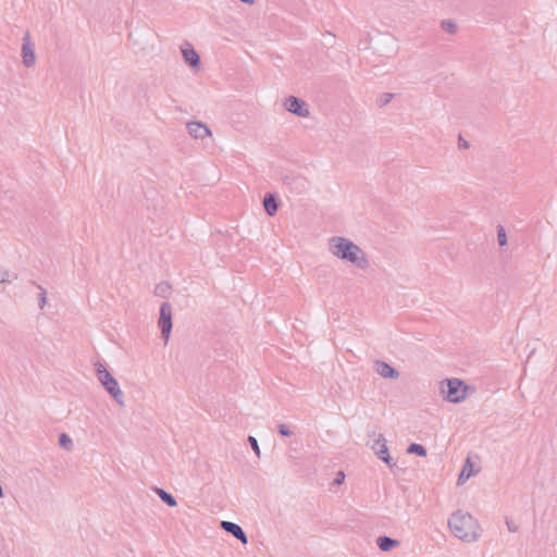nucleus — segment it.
<instances>
[{
	"label": "nucleus",
	"instance_id": "f257e3e1",
	"mask_svg": "<svg viewBox=\"0 0 557 557\" xmlns=\"http://www.w3.org/2000/svg\"><path fill=\"white\" fill-rule=\"evenodd\" d=\"M447 531L457 541L474 544L483 536V529L475 516L466 509L451 511L447 519Z\"/></svg>",
	"mask_w": 557,
	"mask_h": 557
},
{
	"label": "nucleus",
	"instance_id": "f03ea898",
	"mask_svg": "<svg viewBox=\"0 0 557 557\" xmlns=\"http://www.w3.org/2000/svg\"><path fill=\"white\" fill-rule=\"evenodd\" d=\"M331 253L358 269L369 267V258L366 251L351 239L345 236H333L329 239Z\"/></svg>",
	"mask_w": 557,
	"mask_h": 557
},
{
	"label": "nucleus",
	"instance_id": "7ed1b4c3",
	"mask_svg": "<svg viewBox=\"0 0 557 557\" xmlns=\"http://www.w3.org/2000/svg\"><path fill=\"white\" fill-rule=\"evenodd\" d=\"M474 388L460 377H445L438 383V395L448 404L465 403L472 396Z\"/></svg>",
	"mask_w": 557,
	"mask_h": 557
},
{
	"label": "nucleus",
	"instance_id": "20e7f679",
	"mask_svg": "<svg viewBox=\"0 0 557 557\" xmlns=\"http://www.w3.org/2000/svg\"><path fill=\"white\" fill-rule=\"evenodd\" d=\"M282 110L298 120H308L312 115L310 104L301 97L289 94L281 100Z\"/></svg>",
	"mask_w": 557,
	"mask_h": 557
},
{
	"label": "nucleus",
	"instance_id": "39448f33",
	"mask_svg": "<svg viewBox=\"0 0 557 557\" xmlns=\"http://www.w3.org/2000/svg\"><path fill=\"white\" fill-rule=\"evenodd\" d=\"M97 377L101 386L119 404L125 401V392L117 379L106 368H98Z\"/></svg>",
	"mask_w": 557,
	"mask_h": 557
},
{
	"label": "nucleus",
	"instance_id": "423d86ee",
	"mask_svg": "<svg viewBox=\"0 0 557 557\" xmlns=\"http://www.w3.org/2000/svg\"><path fill=\"white\" fill-rule=\"evenodd\" d=\"M367 445L373 451V454L385 465L391 466L393 463V457L389 450L388 443L383 435L373 434L369 438Z\"/></svg>",
	"mask_w": 557,
	"mask_h": 557
},
{
	"label": "nucleus",
	"instance_id": "0eeeda50",
	"mask_svg": "<svg viewBox=\"0 0 557 557\" xmlns=\"http://www.w3.org/2000/svg\"><path fill=\"white\" fill-rule=\"evenodd\" d=\"M21 60L25 67H34L38 61V54L36 50V44L33 38L27 35L24 37L21 47Z\"/></svg>",
	"mask_w": 557,
	"mask_h": 557
},
{
	"label": "nucleus",
	"instance_id": "6e6552de",
	"mask_svg": "<svg viewBox=\"0 0 557 557\" xmlns=\"http://www.w3.org/2000/svg\"><path fill=\"white\" fill-rule=\"evenodd\" d=\"M187 133L197 140H206L213 136L211 127L201 121L191 120L186 124Z\"/></svg>",
	"mask_w": 557,
	"mask_h": 557
},
{
	"label": "nucleus",
	"instance_id": "1a4fd4ad",
	"mask_svg": "<svg viewBox=\"0 0 557 557\" xmlns=\"http://www.w3.org/2000/svg\"><path fill=\"white\" fill-rule=\"evenodd\" d=\"M184 62L193 70L199 71L202 67V61L198 50L189 44L181 47Z\"/></svg>",
	"mask_w": 557,
	"mask_h": 557
},
{
	"label": "nucleus",
	"instance_id": "9d476101",
	"mask_svg": "<svg viewBox=\"0 0 557 557\" xmlns=\"http://www.w3.org/2000/svg\"><path fill=\"white\" fill-rule=\"evenodd\" d=\"M222 529L232 534L235 539L240 541L243 544L247 543V537L242 527L233 520H223L221 522Z\"/></svg>",
	"mask_w": 557,
	"mask_h": 557
},
{
	"label": "nucleus",
	"instance_id": "9b49d317",
	"mask_svg": "<svg viewBox=\"0 0 557 557\" xmlns=\"http://www.w3.org/2000/svg\"><path fill=\"white\" fill-rule=\"evenodd\" d=\"M172 308L170 305L164 304L160 310L159 325L162 333L168 334L172 329Z\"/></svg>",
	"mask_w": 557,
	"mask_h": 557
},
{
	"label": "nucleus",
	"instance_id": "f8f14e48",
	"mask_svg": "<svg viewBox=\"0 0 557 557\" xmlns=\"http://www.w3.org/2000/svg\"><path fill=\"white\" fill-rule=\"evenodd\" d=\"M481 469V463L478 457H468L460 472V476L468 479L471 475L478 473Z\"/></svg>",
	"mask_w": 557,
	"mask_h": 557
},
{
	"label": "nucleus",
	"instance_id": "ddd939ff",
	"mask_svg": "<svg viewBox=\"0 0 557 557\" xmlns=\"http://www.w3.org/2000/svg\"><path fill=\"white\" fill-rule=\"evenodd\" d=\"M375 371L379 375L385 379H397L398 372L387 363L380 362L375 364Z\"/></svg>",
	"mask_w": 557,
	"mask_h": 557
},
{
	"label": "nucleus",
	"instance_id": "4468645a",
	"mask_svg": "<svg viewBox=\"0 0 557 557\" xmlns=\"http://www.w3.org/2000/svg\"><path fill=\"white\" fill-rule=\"evenodd\" d=\"M263 208L269 215H274L278 208L276 199L273 196H267L263 200Z\"/></svg>",
	"mask_w": 557,
	"mask_h": 557
},
{
	"label": "nucleus",
	"instance_id": "2eb2a0df",
	"mask_svg": "<svg viewBox=\"0 0 557 557\" xmlns=\"http://www.w3.org/2000/svg\"><path fill=\"white\" fill-rule=\"evenodd\" d=\"M158 495L170 507H175L177 505L175 498L168 492H165L163 490H159Z\"/></svg>",
	"mask_w": 557,
	"mask_h": 557
},
{
	"label": "nucleus",
	"instance_id": "dca6fc26",
	"mask_svg": "<svg viewBox=\"0 0 557 557\" xmlns=\"http://www.w3.org/2000/svg\"><path fill=\"white\" fill-rule=\"evenodd\" d=\"M408 453L417 455V456H420V457H424L426 455L425 448L423 446H421V445H418V444H411L408 447Z\"/></svg>",
	"mask_w": 557,
	"mask_h": 557
},
{
	"label": "nucleus",
	"instance_id": "f3484780",
	"mask_svg": "<svg viewBox=\"0 0 557 557\" xmlns=\"http://www.w3.org/2000/svg\"><path fill=\"white\" fill-rule=\"evenodd\" d=\"M395 544H396V543H395V541H393V540H391V539H388V537H384V539H381V540L379 541V546H380V548H381V549H383V550H388V549H391L392 547H394V546H395Z\"/></svg>",
	"mask_w": 557,
	"mask_h": 557
},
{
	"label": "nucleus",
	"instance_id": "a211bd4d",
	"mask_svg": "<svg viewBox=\"0 0 557 557\" xmlns=\"http://www.w3.org/2000/svg\"><path fill=\"white\" fill-rule=\"evenodd\" d=\"M59 443L63 448H70L72 446V438L67 434H61Z\"/></svg>",
	"mask_w": 557,
	"mask_h": 557
},
{
	"label": "nucleus",
	"instance_id": "6ab92c4d",
	"mask_svg": "<svg viewBox=\"0 0 557 557\" xmlns=\"http://www.w3.org/2000/svg\"><path fill=\"white\" fill-rule=\"evenodd\" d=\"M249 442H250L252 449L255 451L259 453V446H258L257 440L255 437H249Z\"/></svg>",
	"mask_w": 557,
	"mask_h": 557
},
{
	"label": "nucleus",
	"instance_id": "aec40b11",
	"mask_svg": "<svg viewBox=\"0 0 557 557\" xmlns=\"http://www.w3.org/2000/svg\"><path fill=\"white\" fill-rule=\"evenodd\" d=\"M499 243H500V245L506 244V235L505 234H499Z\"/></svg>",
	"mask_w": 557,
	"mask_h": 557
}]
</instances>
